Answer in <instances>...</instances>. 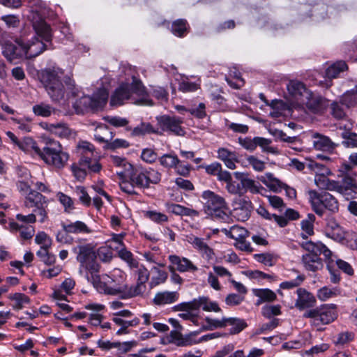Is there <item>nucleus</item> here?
I'll return each mask as SVG.
<instances>
[{
	"label": "nucleus",
	"instance_id": "nucleus-1",
	"mask_svg": "<svg viewBox=\"0 0 357 357\" xmlns=\"http://www.w3.org/2000/svg\"><path fill=\"white\" fill-rule=\"evenodd\" d=\"M39 77L53 102L65 104L70 99L77 98L73 103L77 114L84 113L89 109H96L93 99L84 95L71 77L64 76V71L61 68L56 66L46 68L41 70Z\"/></svg>",
	"mask_w": 357,
	"mask_h": 357
},
{
	"label": "nucleus",
	"instance_id": "nucleus-2",
	"mask_svg": "<svg viewBox=\"0 0 357 357\" xmlns=\"http://www.w3.org/2000/svg\"><path fill=\"white\" fill-rule=\"evenodd\" d=\"M131 84L122 83L113 93L110 98V105L118 107L123 105L126 100H131L134 103L151 105L146 96L145 87L140 80L132 77Z\"/></svg>",
	"mask_w": 357,
	"mask_h": 357
},
{
	"label": "nucleus",
	"instance_id": "nucleus-3",
	"mask_svg": "<svg viewBox=\"0 0 357 357\" xmlns=\"http://www.w3.org/2000/svg\"><path fill=\"white\" fill-rule=\"evenodd\" d=\"M86 279L99 293L114 296L124 294L125 297H128V289L123 284V277L119 270L113 272L111 275H99L98 273L87 274Z\"/></svg>",
	"mask_w": 357,
	"mask_h": 357
},
{
	"label": "nucleus",
	"instance_id": "nucleus-4",
	"mask_svg": "<svg viewBox=\"0 0 357 357\" xmlns=\"http://www.w3.org/2000/svg\"><path fill=\"white\" fill-rule=\"evenodd\" d=\"M79 263V273L86 278V275L99 273L100 265L96 261V253L91 243L79 241L72 249Z\"/></svg>",
	"mask_w": 357,
	"mask_h": 357
},
{
	"label": "nucleus",
	"instance_id": "nucleus-5",
	"mask_svg": "<svg viewBox=\"0 0 357 357\" xmlns=\"http://www.w3.org/2000/svg\"><path fill=\"white\" fill-rule=\"evenodd\" d=\"M26 2L30 8L28 19L31 21L33 29L42 40L50 42L52 38V31L50 25L45 22L43 18L47 8L46 3L41 0H26Z\"/></svg>",
	"mask_w": 357,
	"mask_h": 357
},
{
	"label": "nucleus",
	"instance_id": "nucleus-6",
	"mask_svg": "<svg viewBox=\"0 0 357 357\" xmlns=\"http://www.w3.org/2000/svg\"><path fill=\"white\" fill-rule=\"evenodd\" d=\"M301 245L308 252L302 257L303 264L308 271L315 272L322 268L324 264L321 259L319 257L320 254H323L326 258H330L332 255L331 251L321 242L305 241Z\"/></svg>",
	"mask_w": 357,
	"mask_h": 357
},
{
	"label": "nucleus",
	"instance_id": "nucleus-7",
	"mask_svg": "<svg viewBox=\"0 0 357 357\" xmlns=\"http://www.w3.org/2000/svg\"><path fill=\"white\" fill-rule=\"evenodd\" d=\"M39 153L40 158L47 165L62 169L67 163L69 155L63 151L61 144L53 139H46Z\"/></svg>",
	"mask_w": 357,
	"mask_h": 357
},
{
	"label": "nucleus",
	"instance_id": "nucleus-8",
	"mask_svg": "<svg viewBox=\"0 0 357 357\" xmlns=\"http://www.w3.org/2000/svg\"><path fill=\"white\" fill-rule=\"evenodd\" d=\"M203 208L204 212L212 218L226 221L229 217L226 211L228 209L225 199L209 190L202 192Z\"/></svg>",
	"mask_w": 357,
	"mask_h": 357
},
{
	"label": "nucleus",
	"instance_id": "nucleus-9",
	"mask_svg": "<svg viewBox=\"0 0 357 357\" xmlns=\"http://www.w3.org/2000/svg\"><path fill=\"white\" fill-rule=\"evenodd\" d=\"M309 201L313 211L319 216H322L324 208L333 213H337L339 210L337 200L330 193H319L314 190L308 191Z\"/></svg>",
	"mask_w": 357,
	"mask_h": 357
},
{
	"label": "nucleus",
	"instance_id": "nucleus-10",
	"mask_svg": "<svg viewBox=\"0 0 357 357\" xmlns=\"http://www.w3.org/2000/svg\"><path fill=\"white\" fill-rule=\"evenodd\" d=\"M303 317L312 319V324L314 326L328 324L337 317V306L335 304L321 305L307 310Z\"/></svg>",
	"mask_w": 357,
	"mask_h": 357
},
{
	"label": "nucleus",
	"instance_id": "nucleus-11",
	"mask_svg": "<svg viewBox=\"0 0 357 357\" xmlns=\"http://www.w3.org/2000/svg\"><path fill=\"white\" fill-rule=\"evenodd\" d=\"M77 151L80 155L79 161L84 166L89 167L93 173H98L102 169V165L97 160L95 147L88 142H81L77 146Z\"/></svg>",
	"mask_w": 357,
	"mask_h": 357
},
{
	"label": "nucleus",
	"instance_id": "nucleus-12",
	"mask_svg": "<svg viewBox=\"0 0 357 357\" xmlns=\"http://www.w3.org/2000/svg\"><path fill=\"white\" fill-rule=\"evenodd\" d=\"M158 126L162 132H167L171 134L183 136L184 129L181 127L183 119L180 117L169 115H161L156 116Z\"/></svg>",
	"mask_w": 357,
	"mask_h": 357
},
{
	"label": "nucleus",
	"instance_id": "nucleus-13",
	"mask_svg": "<svg viewBox=\"0 0 357 357\" xmlns=\"http://www.w3.org/2000/svg\"><path fill=\"white\" fill-rule=\"evenodd\" d=\"M4 33L0 31V44L2 46V53L3 56L10 61L17 59L25 58V52L24 49V37L17 40L15 43L9 41H3L1 38Z\"/></svg>",
	"mask_w": 357,
	"mask_h": 357
},
{
	"label": "nucleus",
	"instance_id": "nucleus-14",
	"mask_svg": "<svg viewBox=\"0 0 357 357\" xmlns=\"http://www.w3.org/2000/svg\"><path fill=\"white\" fill-rule=\"evenodd\" d=\"M48 199L39 192L30 191L25 197L24 205L28 208H35L33 212L38 211L41 216L40 222H44L46 216V208L47 207Z\"/></svg>",
	"mask_w": 357,
	"mask_h": 357
},
{
	"label": "nucleus",
	"instance_id": "nucleus-15",
	"mask_svg": "<svg viewBox=\"0 0 357 357\" xmlns=\"http://www.w3.org/2000/svg\"><path fill=\"white\" fill-rule=\"evenodd\" d=\"M232 207V215L238 221L244 222L250 216L252 204L248 199L238 197L234 199Z\"/></svg>",
	"mask_w": 357,
	"mask_h": 357
},
{
	"label": "nucleus",
	"instance_id": "nucleus-16",
	"mask_svg": "<svg viewBox=\"0 0 357 357\" xmlns=\"http://www.w3.org/2000/svg\"><path fill=\"white\" fill-rule=\"evenodd\" d=\"M36 36L37 34L35 32V34L30 40H26V33H22V37H24V49L26 59H32L38 56L46 48L45 45L43 43L42 40H38ZM39 37L40 36H39Z\"/></svg>",
	"mask_w": 357,
	"mask_h": 357
},
{
	"label": "nucleus",
	"instance_id": "nucleus-17",
	"mask_svg": "<svg viewBox=\"0 0 357 357\" xmlns=\"http://www.w3.org/2000/svg\"><path fill=\"white\" fill-rule=\"evenodd\" d=\"M287 90L290 100L298 105L303 98L310 96V90L305 84L296 80L289 81L287 84Z\"/></svg>",
	"mask_w": 357,
	"mask_h": 357
},
{
	"label": "nucleus",
	"instance_id": "nucleus-18",
	"mask_svg": "<svg viewBox=\"0 0 357 357\" xmlns=\"http://www.w3.org/2000/svg\"><path fill=\"white\" fill-rule=\"evenodd\" d=\"M324 234L327 237L337 242L342 243L346 235V230L334 217H328L326 219Z\"/></svg>",
	"mask_w": 357,
	"mask_h": 357
},
{
	"label": "nucleus",
	"instance_id": "nucleus-19",
	"mask_svg": "<svg viewBox=\"0 0 357 357\" xmlns=\"http://www.w3.org/2000/svg\"><path fill=\"white\" fill-rule=\"evenodd\" d=\"M137 269V282L135 285L130 287L127 292V296L134 297L142 294L146 290V282L149 278V271L143 265L139 266Z\"/></svg>",
	"mask_w": 357,
	"mask_h": 357
},
{
	"label": "nucleus",
	"instance_id": "nucleus-20",
	"mask_svg": "<svg viewBox=\"0 0 357 357\" xmlns=\"http://www.w3.org/2000/svg\"><path fill=\"white\" fill-rule=\"evenodd\" d=\"M123 178L129 179V181L137 188H148L146 169L142 167L132 165Z\"/></svg>",
	"mask_w": 357,
	"mask_h": 357
},
{
	"label": "nucleus",
	"instance_id": "nucleus-21",
	"mask_svg": "<svg viewBox=\"0 0 357 357\" xmlns=\"http://www.w3.org/2000/svg\"><path fill=\"white\" fill-rule=\"evenodd\" d=\"M186 240L200 253L203 258L210 260L213 257V249L207 245L204 238L190 234L186 236Z\"/></svg>",
	"mask_w": 357,
	"mask_h": 357
},
{
	"label": "nucleus",
	"instance_id": "nucleus-22",
	"mask_svg": "<svg viewBox=\"0 0 357 357\" xmlns=\"http://www.w3.org/2000/svg\"><path fill=\"white\" fill-rule=\"evenodd\" d=\"M169 261L171 263L170 266L175 268V270L181 273L190 272L195 273L198 270L192 261L186 257H180L176 255H169Z\"/></svg>",
	"mask_w": 357,
	"mask_h": 357
},
{
	"label": "nucleus",
	"instance_id": "nucleus-23",
	"mask_svg": "<svg viewBox=\"0 0 357 357\" xmlns=\"http://www.w3.org/2000/svg\"><path fill=\"white\" fill-rule=\"evenodd\" d=\"M297 298L295 307L299 310L313 307L316 303L315 296L304 288H298L296 290Z\"/></svg>",
	"mask_w": 357,
	"mask_h": 357
},
{
	"label": "nucleus",
	"instance_id": "nucleus-24",
	"mask_svg": "<svg viewBox=\"0 0 357 357\" xmlns=\"http://www.w3.org/2000/svg\"><path fill=\"white\" fill-rule=\"evenodd\" d=\"M312 139L313 146L317 150L332 152L337 146L328 137L319 133H314Z\"/></svg>",
	"mask_w": 357,
	"mask_h": 357
},
{
	"label": "nucleus",
	"instance_id": "nucleus-25",
	"mask_svg": "<svg viewBox=\"0 0 357 357\" xmlns=\"http://www.w3.org/2000/svg\"><path fill=\"white\" fill-rule=\"evenodd\" d=\"M179 294L177 291H162L155 294L153 303L155 305L162 306L170 305L178 300Z\"/></svg>",
	"mask_w": 357,
	"mask_h": 357
},
{
	"label": "nucleus",
	"instance_id": "nucleus-26",
	"mask_svg": "<svg viewBox=\"0 0 357 357\" xmlns=\"http://www.w3.org/2000/svg\"><path fill=\"white\" fill-rule=\"evenodd\" d=\"M260 99L264 101L266 105H268L271 108L270 112V116L273 118H279L284 115V112L287 109L286 104L281 100H273L269 102L265 98L263 93L259 95Z\"/></svg>",
	"mask_w": 357,
	"mask_h": 357
},
{
	"label": "nucleus",
	"instance_id": "nucleus-27",
	"mask_svg": "<svg viewBox=\"0 0 357 357\" xmlns=\"http://www.w3.org/2000/svg\"><path fill=\"white\" fill-rule=\"evenodd\" d=\"M46 129L59 137L69 138L75 135L73 130L64 123L47 124Z\"/></svg>",
	"mask_w": 357,
	"mask_h": 357
},
{
	"label": "nucleus",
	"instance_id": "nucleus-28",
	"mask_svg": "<svg viewBox=\"0 0 357 357\" xmlns=\"http://www.w3.org/2000/svg\"><path fill=\"white\" fill-rule=\"evenodd\" d=\"M9 227L13 233L19 231L20 236L23 240L31 239L35 234V229L32 225H24L15 222H10Z\"/></svg>",
	"mask_w": 357,
	"mask_h": 357
},
{
	"label": "nucleus",
	"instance_id": "nucleus-29",
	"mask_svg": "<svg viewBox=\"0 0 357 357\" xmlns=\"http://www.w3.org/2000/svg\"><path fill=\"white\" fill-rule=\"evenodd\" d=\"M258 179L268 188L275 192H280L283 187H284V184L275 178L272 173H266L259 176Z\"/></svg>",
	"mask_w": 357,
	"mask_h": 357
},
{
	"label": "nucleus",
	"instance_id": "nucleus-30",
	"mask_svg": "<svg viewBox=\"0 0 357 357\" xmlns=\"http://www.w3.org/2000/svg\"><path fill=\"white\" fill-rule=\"evenodd\" d=\"M127 130H131V135L133 137L144 136L146 135L156 134L160 135L161 132L158 128H155L149 122H141L139 125L131 129L128 128Z\"/></svg>",
	"mask_w": 357,
	"mask_h": 357
},
{
	"label": "nucleus",
	"instance_id": "nucleus-31",
	"mask_svg": "<svg viewBox=\"0 0 357 357\" xmlns=\"http://www.w3.org/2000/svg\"><path fill=\"white\" fill-rule=\"evenodd\" d=\"M310 95L309 97L303 98L298 105H305L309 110L317 113L321 108L323 99L320 96L313 93L311 91H310Z\"/></svg>",
	"mask_w": 357,
	"mask_h": 357
},
{
	"label": "nucleus",
	"instance_id": "nucleus-32",
	"mask_svg": "<svg viewBox=\"0 0 357 357\" xmlns=\"http://www.w3.org/2000/svg\"><path fill=\"white\" fill-rule=\"evenodd\" d=\"M209 298L207 296H199L197 298H194L190 302H185L180 303L178 307L180 309H192L195 311L199 310L202 308L204 311H206L208 308L207 304H208Z\"/></svg>",
	"mask_w": 357,
	"mask_h": 357
},
{
	"label": "nucleus",
	"instance_id": "nucleus-33",
	"mask_svg": "<svg viewBox=\"0 0 357 357\" xmlns=\"http://www.w3.org/2000/svg\"><path fill=\"white\" fill-rule=\"evenodd\" d=\"M241 184L245 191L252 194H260L265 196V193L267 192L266 189L259 182L248 177L241 178Z\"/></svg>",
	"mask_w": 357,
	"mask_h": 357
},
{
	"label": "nucleus",
	"instance_id": "nucleus-34",
	"mask_svg": "<svg viewBox=\"0 0 357 357\" xmlns=\"http://www.w3.org/2000/svg\"><path fill=\"white\" fill-rule=\"evenodd\" d=\"M112 321L116 325L121 326V328L116 331V334L118 335L128 333L129 331L128 328L129 327H135L139 324V319L136 317H134L132 319L130 320H127L118 316H116L112 318Z\"/></svg>",
	"mask_w": 357,
	"mask_h": 357
},
{
	"label": "nucleus",
	"instance_id": "nucleus-35",
	"mask_svg": "<svg viewBox=\"0 0 357 357\" xmlns=\"http://www.w3.org/2000/svg\"><path fill=\"white\" fill-rule=\"evenodd\" d=\"M218 158L224 162L225 166L230 169H236V162H237L236 155L225 148H220L218 151Z\"/></svg>",
	"mask_w": 357,
	"mask_h": 357
},
{
	"label": "nucleus",
	"instance_id": "nucleus-36",
	"mask_svg": "<svg viewBox=\"0 0 357 357\" xmlns=\"http://www.w3.org/2000/svg\"><path fill=\"white\" fill-rule=\"evenodd\" d=\"M109 162L113 165L123 169L121 171L117 172V174L121 178H123L132 166L126 158L116 155H110L109 156Z\"/></svg>",
	"mask_w": 357,
	"mask_h": 357
},
{
	"label": "nucleus",
	"instance_id": "nucleus-37",
	"mask_svg": "<svg viewBox=\"0 0 357 357\" xmlns=\"http://www.w3.org/2000/svg\"><path fill=\"white\" fill-rule=\"evenodd\" d=\"M330 174L315 175L314 183L321 190L334 191L337 187V181L328 178Z\"/></svg>",
	"mask_w": 357,
	"mask_h": 357
},
{
	"label": "nucleus",
	"instance_id": "nucleus-38",
	"mask_svg": "<svg viewBox=\"0 0 357 357\" xmlns=\"http://www.w3.org/2000/svg\"><path fill=\"white\" fill-rule=\"evenodd\" d=\"M151 271L152 276L149 283L151 289L164 284L166 282L168 278V273L165 271L161 270L158 266H154L151 268Z\"/></svg>",
	"mask_w": 357,
	"mask_h": 357
},
{
	"label": "nucleus",
	"instance_id": "nucleus-39",
	"mask_svg": "<svg viewBox=\"0 0 357 357\" xmlns=\"http://www.w3.org/2000/svg\"><path fill=\"white\" fill-rule=\"evenodd\" d=\"M341 294V290L337 287H330L324 286L318 289L317 296L321 301H326L328 299L337 297Z\"/></svg>",
	"mask_w": 357,
	"mask_h": 357
},
{
	"label": "nucleus",
	"instance_id": "nucleus-40",
	"mask_svg": "<svg viewBox=\"0 0 357 357\" xmlns=\"http://www.w3.org/2000/svg\"><path fill=\"white\" fill-rule=\"evenodd\" d=\"M167 208L169 212L176 215L197 216L199 215V212L196 210L176 204H167Z\"/></svg>",
	"mask_w": 357,
	"mask_h": 357
},
{
	"label": "nucleus",
	"instance_id": "nucleus-41",
	"mask_svg": "<svg viewBox=\"0 0 357 357\" xmlns=\"http://www.w3.org/2000/svg\"><path fill=\"white\" fill-rule=\"evenodd\" d=\"M17 146L20 149L24 152L31 153L33 151L38 155H39L41 149L37 146L36 142L29 137H25L21 139H19Z\"/></svg>",
	"mask_w": 357,
	"mask_h": 357
},
{
	"label": "nucleus",
	"instance_id": "nucleus-42",
	"mask_svg": "<svg viewBox=\"0 0 357 357\" xmlns=\"http://www.w3.org/2000/svg\"><path fill=\"white\" fill-rule=\"evenodd\" d=\"M257 213L268 220L275 221L280 227H284L287 225V220L282 215L270 213L265 207L259 206L257 209Z\"/></svg>",
	"mask_w": 357,
	"mask_h": 357
},
{
	"label": "nucleus",
	"instance_id": "nucleus-43",
	"mask_svg": "<svg viewBox=\"0 0 357 357\" xmlns=\"http://www.w3.org/2000/svg\"><path fill=\"white\" fill-rule=\"evenodd\" d=\"M339 128L347 130L342 133V138L345 139L343 144L348 147H357V134L349 132V130L351 129V125L340 123Z\"/></svg>",
	"mask_w": 357,
	"mask_h": 357
},
{
	"label": "nucleus",
	"instance_id": "nucleus-44",
	"mask_svg": "<svg viewBox=\"0 0 357 357\" xmlns=\"http://www.w3.org/2000/svg\"><path fill=\"white\" fill-rule=\"evenodd\" d=\"M75 285V282L72 278L66 279L61 284L60 289L54 291V298L56 300H66V295L63 294V291L66 294H70L72 289Z\"/></svg>",
	"mask_w": 357,
	"mask_h": 357
},
{
	"label": "nucleus",
	"instance_id": "nucleus-45",
	"mask_svg": "<svg viewBox=\"0 0 357 357\" xmlns=\"http://www.w3.org/2000/svg\"><path fill=\"white\" fill-rule=\"evenodd\" d=\"M63 228L70 234H89L91 230L82 221H75L69 224H63Z\"/></svg>",
	"mask_w": 357,
	"mask_h": 357
},
{
	"label": "nucleus",
	"instance_id": "nucleus-46",
	"mask_svg": "<svg viewBox=\"0 0 357 357\" xmlns=\"http://www.w3.org/2000/svg\"><path fill=\"white\" fill-rule=\"evenodd\" d=\"M196 333H191L185 336H183L181 334L175 333L172 335L173 342L178 347H186L190 346L197 343V341L193 339V337L196 335ZM199 341H198L199 342Z\"/></svg>",
	"mask_w": 357,
	"mask_h": 357
},
{
	"label": "nucleus",
	"instance_id": "nucleus-47",
	"mask_svg": "<svg viewBox=\"0 0 357 357\" xmlns=\"http://www.w3.org/2000/svg\"><path fill=\"white\" fill-rule=\"evenodd\" d=\"M226 326H231L229 329L231 334H237L247 326V324L243 319L231 317L226 318L225 327Z\"/></svg>",
	"mask_w": 357,
	"mask_h": 357
},
{
	"label": "nucleus",
	"instance_id": "nucleus-48",
	"mask_svg": "<svg viewBox=\"0 0 357 357\" xmlns=\"http://www.w3.org/2000/svg\"><path fill=\"white\" fill-rule=\"evenodd\" d=\"M347 69V63L343 61H339L327 68L326 75L330 79L336 78L340 73L344 72Z\"/></svg>",
	"mask_w": 357,
	"mask_h": 357
},
{
	"label": "nucleus",
	"instance_id": "nucleus-49",
	"mask_svg": "<svg viewBox=\"0 0 357 357\" xmlns=\"http://www.w3.org/2000/svg\"><path fill=\"white\" fill-rule=\"evenodd\" d=\"M32 109L35 115L42 117L50 116L54 112V107L45 102H40L33 105Z\"/></svg>",
	"mask_w": 357,
	"mask_h": 357
},
{
	"label": "nucleus",
	"instance_id": "nucleus-50",
	"mask_svg": "<svg viewBox=\"0 0 357 357\" xmlns=\"http://www.w3.org/2000/svg\"><path fill=\"white\" fill-rule=\"evenodd\" d=\"M109 96L107 90L101 88L97 90L91 97L93 99L94 106L96 109L101 108L106 105Z\"/></svg>",
	"mask_w": 357,
	"mask_h": 357
},
{
	"label": "nucleus",
	"instance_id": "nucleus-51",
	"mask_svg": "<svg viewBox=\"0 0 357 357\" xmlns=\"http://www.w3.org/2000/svg\"><path fill=\"white\" fill-rule=\"evenodd\" d=\"M225 234L230 238L234 239L236 242L245 238L248 235V231L243 227L234 225L229 229H225Z\"/></svg>",
	"mask_w": 357,
	"mask_h": 357
},
{
	"label": "nucleus",
	"instance_id": "nucleus-52",
	"mask_svg": "<svg viewBox=\"0 0 357 357\" xmlns=\"http://www.w3.org/2000/svg\"><path fill=\"white\" fill-rule=\"evenodd\" d=\"M160 165L165 168H174L179 162L177 155L173 153L164 154L158 158Z\"/></svg>",
	"mask_w": 357,
	"mask_h": 357
},
{
	"label": "nucleus",
	"instance_id": "nucleus-53",
	"mask_svg": "<svg viewBox=\"0 0 357 357\" xmlns=\"http://www.w3.org/2000/svg\"><path fill=\"white\" fill-rule=\"evenodd\" d=\"M119 257L126 261L130 268L138 267V261L134 257L132 253L125 247L118 250Z\"/></svg>",
	"mask_w": 357,
	"mask_h": 357
},
{
	"label": "nucleus",
	"instance_id": "nucleus-54",
	"mask_svg": "<svg viewBox=\"0 0 357 357\" xmlns=\"http://www.w3.org/2000/svg\"><path fill=\"white\" fill-rule=\"evenodd\" d=\"M8 298L13 302V307L15 310L22 309L25 304L29 303L30 301L29 297L22 293L10 294Z\"/></svg>",
	"mask_w": 357,
	"mask_h": 357
},
{
	"label": "nucleus",
	"instance_id": "nucleus-55",
	"mask_svg": "<svg viewBox=\"0 0 357 357\" xmlns=\"http://www.w3.org/2000/svg\"><path fill=\"white\" fill-rule=\"evenodd\" d=\"M255 296L259 298L257 304L261 302H271L276 299L275 293L268 289H257L255 291Z\"/></svg>",
	"mask_w": 357,
	"mask_h": 357
},
{
	"label": "nucleus",
	"instance_id": "nucleus-56",
	"mask_svg": "<svg viewBox=\"0 0 357 357\" xmlns=\"http://www.w3.org/2000/svg\"><path fill=\"white\" fill-rule=\"evenodd\" d=\"M172 32L176 36L183 37L188 32V24L185 20H177L172 25Z\"/></svg>",
	"mask_w": 357,
	"mask_h": 357
},
{
	"label": "nucleus",
	"instance_id": "nucleus-57",
	"mask_svg": "<svg viewBox=\"0 0 357 357\" xmlns=\"http://www.w3.org/2000/svg\"><path fill=\"white\" fill-rule=\"evenodd\" d=\"M126 236V233L122 232L120 234H112L111 238L107 241L109 246L114 250H119L121 248L125 247L123 240Z\"/></svg>",
	"mask_w": 357,
	"mask_h": 357
},
{
	"label": "nucleus",
	"instance_id": "nucleus-58",
	"mask_svg": "<svg viewBox=\"0 0 357 357\" xmlns=\"http://www.w3.org/2000/svg\"><path fill=\"white\" fill-rule=\"evenodd\" d=\"M341 102L347 107H354L357 104V89H352L344 93Z\"/></svg>",
	"mask_w": 357,
	"mask_h": 357
},
{
	"label": "nucleus",
	"instance_id": "nucleus-59",
	"mask_svg": "<svg viewBox=\"0 0 357 357\" xmlns=\"http://www.w3.org/2000/svg\"><path fill=\"white\" fill-rule=\"evenodd\" d=\"M72 170L74 176L79 180H83L86 177L87 172L93 173L89 167L82 165L79 160L77 165L72 166Z\"/></svg>",
	"mask_w": 357,
	"mask_h": 357
},
{
	"label": "nucleus",
	"instance_id": "nucleus-60",
	"mask_svg": "<svg viewBox=\"0 0 357 357\" xmlns=\"http://www.w3.org/2000/svg\"><path fill=\"white\" fill-rule=\"evenodd\" d=\"M226 317H222L221 319H212L210 317L205 318L206 325L204 328L206 330H213L218 328L225 327Z\"/></svg>",
	"mask_w": 357,
	"mask_h": 357
},
{
	"label": "nucleus",
	"instance_id": "nucleus-61",
	"mask_svg": "<svg viewBox=\"0 0 357 357\" xmlns=\"http://www.w3.org/2000/svg\"><path fill=\"white\" fill-rule=\"evenodd\" d=\"M257 146L261 147L263 152L275 154L278 153L277 149L270 146L271 141L270 139L256 137Z\"/></svg>",
	"mask_w": 357,
	"mask_h": 357
},
{
	"label": "nucleus",
	"instance_id": "nucleus-62",
	"mask_svg": "<svg viewBox=\"0 0 357 357\" xmlns=\"http://www.w3.org/2000/svg\"><path fill=\"white\" fill-rule=\"evenodd\" d=\"M56 197L66 212L69 213L74 209V202L71 197L61 192L56 195Z\"/></svg>",
	"mask_w": 357,
	"mask_h": 357
},
{
	"label": "nucleus",
	"instance_id": "nucleus-63",
	"mask_svg": "<svg viewBox=\"0 0 357 357\" xmlns=\"http://www.w3.org/2000/svg\"><path fill=\"white\" fill-rule=\"evenodd\" d=\"M158 158L157 153L151 148H146L142 151L141 158L146 163L152 164L157 160Z\"/></svg>",
	"mask_w": 357,
	"mask_h": 357
},
{
	"label": "nucleus",
	"instance_id": "nucleus-64",
	"mask_svg": "<svg viewBox=\"0 0 357 357\" xmlns=\"http://www.w3.org/2000/svg\"><path fill=\"white\" fill-rule=\"evenodd\" d=\"M111 134L106 126H100L97 128L94 137L100 142H106L112 138Z\"/></svg>",
	"mask_w": 357,
	"mask_h": 357
}]
</instances>
